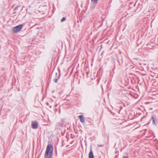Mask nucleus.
<instances>
[{"instance_id":"f257e3e1","label":"nucleus","mask_w":158,"mask_h":158,"mask_svg":"<svg viewBox=\"0 0 158 158\" xmlns=\"http://www.w3.org/2000/svg\"><path fill=\"white\" fill-rule=\"evenodd\" d=\"M53 148L52 145L48 144L47 145L46 151L45 152V158H51L52 156Z\"/></svg>"},{"instance_id":"f03ea898","label":"nucleus","mask_w":158,"mask_h":158,"mask_svg":"<svg viewBox=\"0 0 158 158\" xmlns=\"http://www.w3.org/2000/svg\"><path fill=\"white\" fill-rule=\"evenodd\" d=\"M23 26V25L21 24L15 27L12 29V31L14 33H17L22 29Z\"/></svg>"},{"instance_id":"7ed1b4c3","label":"nucleus","mask_w":158,"mask_h":158,"mask_svg":"<svg viewBox=\"0 0 158 158\" xmlns=\"http://www.w3.org/2000/svg\"><path fill=\"white\" fill-rule=\"evenodd\" d=\"M150 121H152V123L153 125L155 126H156L157 125L158 123V120L155 116H152Z\"/></svg>"},{"instance_id":"20e7f679","label":"nucleus","mask_w":158,"mask_h":158,"mask_svg":"<svg viewBox=\"0 0 158 158\" xmlns=\"http://www.w3.org/2000/svg\"><path fill=\"white\" fill-rule=\"evenodd\" d=\"M38 123L37 122L32 121L31 124V127L34 129H36L38 128Z\"/></svg>"},{"instance_id":"39448f33","label":"nucleus","mask_w":158,"mask_h":158,"mask_svg":"<svg viewBox=\"0 0 158 158\" xmlns=\"http://www.w3.org/2000/svg\"><path fill=\"white\" fill-rule=\"evenodd\" d=\"M79 118L80 120V122L82 123H85V120L84 116L82 115H81L79 116Z\"/></svg>"},{"instance_id":"423d86ee","label":"nucleus","mask_w":158,"mask_h":158,"mask_svg":"<svg viewBox=\"0 0 158 158\" xmlns=\"http://www.w3.org/2000/svg\"><path fill=\"white\" fill-rule=\"evenodd\" d=\"M94 156L93 154V151L91 148L89 154V158H94Z\"/></svg>"},{"instance_id":"0eeeda50","label":"nucleus","mask_w":158,"mask_h":158,"mask_svg":"<svg viewBox=\"0 0 158 158\" xmlns=\"http://www.w3.org/2000/svg\"><path fill=\"white\" fill-rule=\"evenodd\" d=\"M91 1L94 4H96L98 2V0H91Z\"/></svg>"},{"instance_id":"6e6552de","label":"nucleus","mask_w":158,"mask_h":158,"mask_svg":"<svg viewBox=\"0 0 158 158\" xmlns=\"http://www.w3.org/2000/svg\"><path fill=\"white\" fill-rule=\"evenodd\" d=\"M66 19V18L65 17H63L61 19V22H63L64 21H65Z\"/></svg>"},{"instance_id":"1a4fd4ad","label":"nucleus","mask_w":158,"mask_h":158,"mask_svg":"<svg viewBox=\"0 0 158 158\" xmlns=\"http://www.w3.org/2000/svg\"><path fill=\"white\" fill-rule=\"evenodd\" d=\"M58 80V78L55 79H54V81L56 82V83L57 82V81Z\"/></svg>"},{"instance_id":"9d476101","label":"nucleus","mask_w":158,"mask_h":158,"mask_svg":"<svg viewBox=\"0 0 158 158\" xmlns=\"http://www.w3.org/2000/svg\"><path fill=\"white\" fill-rule=\"evenodd\" d=\"M123 158H128V156H123Z\"/></svg>"},{"instance_id":"9b49d317","label":"nucleus","mask_w":158,"mask_h":158,"mask_svg":"<svg viewBox=\"0 0 158 158\" xmlns=\"http://www.w3.org/2000/svg\"><path fill=\"white\" fill-rule=\"evenodd\" d=\"M18 7H19L18 6L16 7L15 8V10H17V9H18Z\"/></svg>"},{"instance_id":"f8f14e48","label":"nucleus","mask_w":158,"mask_h":158,"mask_svg":"<svg viewBox=\"0 0 158 158\" xmlns=\"http://www.w3.org/2000/svg\"><path fill=\"white\" fill-rule=\"evenodd\" d=\"M102 145H100L99 147H102Z\"/></svg>"}]
</instances>
